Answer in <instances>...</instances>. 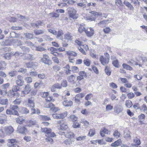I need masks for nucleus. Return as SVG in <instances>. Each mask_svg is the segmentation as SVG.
<instances>
[{
	"mask_svg": "<svg viewBox=\"0 0 147 147\" xmlns=\"http://www.w3.org/2000/svg\"><path fill=\"white\" fill-rule=\"evenodd\" d=\"M85 95V94L83 93H79L76 94L74 97L76 98L79 100L83 97Z\"/></svg>",
	"mask_w": 147,
	"mask_h": 147,
	"instance_id": "35",
	"label": "nucleus"
},
{
	"mask_svg": "<svg viewBox=\"0 0 147 147\" xmlns=\"http://www.w3.org/2000/svg\"><path fill=\"white\" fill-rule=\"evenodd\" d=\"M68 118L70 121L73 122L76 121L78 120V117L74 115H71L68 117Z\"/></svg>",
	"mask_w": 147,
	"mask_h": 147,
	"instance_id": "33",
	"label": "nucleus"
},
{
	"mask_svg": "<svg viewBox=\"0 0 147 147\" xmlns=\"http://www.w3.org/2000/svg\"><path fill=\"white\" fill-rule=\"evenodd\" d=\"M6 113L7 115H13L19 116V113L17 111H13L11 110L7 109L6 111Z\"/></svg>",
	"mask_w": 147,
	"mask_h": 147,
	"instance_id": "17",
	"label": "nucleus"
},
{
	"mask_svg": "<svg viewBox=\"0 0 147 147\" xmlns=\"http://www.w3.org/2000/svg\"><path fill=\"white\" fill-rule=\"evenodd\" d=\"M16 120L17 123L22 124L25 120V119L22 116H19L16 119Z\"/></svg>",
	"mask_w": 147,
	"mask_h": 147,
	"instance_id": "25",
	"label": "nucleus"
},
{
	"mask_svg": "<svg viewBox=\"0 0 147 147\" xmlns=\"http://www.w3.org/2000/svg\"><path fill=\"white\" fill-rule=\"evenodd\" d=\"M19 111L22 114H27L29 112V110L27 108L23 107H20L19 109Z\"/></svg>",
	"mask_w": 147,
	"mask_h": 147,
	"instance_id": "16",
	"label": "nucleus"
},
{
	"mask_svg": "<svg viewBox=\"0 0 147 147\" xmlns=\"http://www.w3.org/2000/svg\"><path fill=\"white\" fill-rule=\"evenodd\" d=\"M20 47L24 52V53H23V55L29 53L30 51L29 48L23 46H20Z\"/></svg>",
	"mask_w": 147,
	"mask_h": 147,
	"instance_id": "18",
	"label": "nucleus"
},
{
	"mask_svg": "<svg viewBox=\"0 0 147 147\" xmlns=\"http://www.w3.org/2000/svg\"><path fill=\"white\" fill-rule=\"evenodd\" d=\"M60 128L62 130H65L68 128V127L66 124L64 123L60 125Z\"/></svg>",
	"mask_w": 147,
	"mask_h": 147,
	"instance_id": "40",
	"label": "nucleus"
},
{
	"mask_svg": "<svg viewBox=\"0 0 147 147\" xmlns=\"http://www.w3.org/2000/svg\"><path fill=\"white\" fill-rule=\"evenodd\" d=\"M74 140L73 138H69L65 141V143L67 145H71L73 144Z\"/></svg>",
	"mask_w": 147,
	"mask_h": 147,
	"instance_id": "27",
	"label": "nucleus"
},
{
	"mask_svg": "<svg viewBox=\"0 0 147 147\" xmlns=\"http://www.w3.org/2000/svg\"><path fill=\"white\" fill-rule=\"evenodd\" d=\"M123 110V109L121 105H117L115 106L114 108V111L115 113L117 114H119L121 113Z\"/></svg>",
	"mask_w": 147,
	"mask_h": 147,
	"instance_id": "11",
	"label": "nucleus"
},
{
	"mask_svg": "<svg viewBox=\"0 0 147 147\" xmlns=\"http://www.w3.org/2000/svg\"><path fill=\"white\" fill-rule=\"evenodd\" d=\"M113 108V106L110 105H108L106 106L105 109L106 111H109L112 109Z\"/></svg>",
	"mask_w": 147,
	"mask_h": 147,
	"instance_id": "64",
	"label": "nucleus"
},
{
	"mask_svg": "<svg viewBox=\"0 0 147 147\" xmlns=\"http://www.w3.org/2000/svg\"><path fill=\"white\" fill-rule=\"evenodd\" d=\"M131 3L134 4L136 6H139L140 3L138 0H132L131 1Z\"/></svg>",
	"mask_w": 147,
	"mask_h": 147,
	"instance_id": "62",
	"label": "nucleus"
},
{
	"mask_svg": "<svg viewBox=\"0 0 147 147\" xmlns=\"http://www.w3.org/2000/svg\"><path fill=\"white\" fill-rule=\"evenodd\" d=\"M90 13H91V14L89 17V19L91 21L95 20L96 18L98 16H102V13L101 12L92 11L90 12Z\"/></svg>",
	"mask_w": 147,
	"mask_h": 147,
	"instance_id": "5",
	"label": "nucleus"
},
{
	"mask_svg": "<svg viewBox=\"0 0 147 147\" xmlns=\"http://www.w3.org/2000/svg\"><path fill=\"white\" fill-rule=\"evenodd\" d=\"M34 98L33 97H31L28 99V103L30 107L34 108L35 107Z\"/></svg>",
	"mask_w": 147,
	"mask_h": 147,
	"instance_id": "15",
	"label": "nucleus"
},
{
	"mask_svg": "<svg viewBox=\"0 0 147 147\" xmlns=\"http://www.w3.org/2000/svg\"><path fill=\"white\" fill-rule=\"evenodd\" d=\"M76 13L71 14L70 13V15H69V17L73 19H76L78 18V17L76 16Z\"/></svg>",
	"mask_w": 147,
	"mask_h": 147,
	"instance_id": "63",
	"label": "nucleus"
},
{
	"mask_svg": "<svg viewBox=\"0 0 147 147\" xmlns=\"http://www.w3.org/2000/svg\"><path fill=\"white\" fill-rule=\"evenodd\" d=\"M124 4L129 9L133 10L134 8L132 5L129 2L125 1L123 2Z\"/></svg>",
	"mask_w": 147,
	"mask_h": 147,
	"instance_id": "24",
	"label": "nucleus"
},
{
	"mask_svg": "<svg viewBox=\"0 0 147 147\" xmlns=\"http://www.w3.org/2000/svg\"><path fill=\"white\" fill-rule=\"evenodd\" d=\"M128 97L129 99H132L134 98L135 96L134 94L132 92H131L128 93L127 94Z\"/></svg>",
	"mask_w": 147,
	"mask_h": 147,
	"instance_id": "61",
	"label": "nucleus"
},
{
	"mask_svg": "<svg viewBox=\"0 0 147 147\" xmlns=\"http://www.w3.org/2000/svg\"><path fill=\"white\" fill-rule=\"evenodd\" d=\"M46 107L48 108H50V111L51 112H56L57 111V108L55 107L54 105L52 103H46Z\"/></svg>",
	"mask_w": 147,
	"mask_h": 147,
	"instance_id": "10",
	"label": "nucleus"
},
{
	"mask_svg": "<svg viewBox=\"0 0 147 147\" xmlns=\"http://www.w3.org/2000/svg\"><path fill=\"white\" fill-rule=\"evenodd\" d=\"M104 55L105 57H104L103 56H101L99 58L100 61L103 65H105L108 63L110 58L109 55L108 53H105Z\"/></svg>",
	"mask_w": 147,
	"mask_h": 147,
	"instance_id": "2",
	"label": "nucleus"
},
{
	"mask_svg": "<svg viewBox=\"0 0 147 147\" xmlns=\"http://www.w3.org/2000/svg\"><path fill=\"white\" fill-rule=\"evenodd\" d=\"M25 81L27 83H30L32 82V79L31 77H26L25 78Z\"/></svg>",
	"mask_w": 147,
	"mask_h": 147,
	"instance_id": "56",
	"label": "nucleus"
},
{
	"mask_svg": "<svg viewBox=\"0 0 147 147\" xmlns=\"http://www.w3.org/2000/svg\"><path fill=\"white\" fill-rule=\"evenodd\" d=\"M85 32L86 35L90 37L92 36L94 34V30L92 28H90L85 30Z\"/></svg>",
	"mask_w": 147,
	"mask_h": 147,
	"instance_id": "13",
	"label": "nucleus"
},
{
	"mask_svg": "<svg viewBox=\"0 0 147 147\" xmlns=\"http://www.w3.org/2000/svg\"><path fill=\"white\" fill-rule=\"evenodd\" d=\"M84 64L87 66H89L90 65V60L88 59H86L84 60Z\"/></svg>",
	"mask_w": 147,
	"mask_h": 147,
	"instance_id": "48",
	"label": "nucleus"
},
{
	"mask_svg": "<svg viewBox=\"0 0 147 147\" xmlns=\"http://www.w3.org/2000/svg\"><path fill=\"white\" fill-rule=\"evenodd\" d=\"M24 35L26 37L29 39H31L33 38V34L26 33H25Z\"/></svg>",
	"mask_w": 147,
	"mask_h": 147,
	"instance_id": "41",
	"label": "nucleus"
},
{
	"mask_svg": "<svg viewBox=\"0 0 147 147\" xmlns=\"http://www.w3.org/2000/svg\"><path fill=\"white\" fill-rule=\"evenodd\" d=\"M64 39L68 41L71 40L72 39V36L71 33L67 32L65 34L64 36Z\"/></svg>",
	"mask_w": 147,
	"mask_h": 147,
	"instance_id": "19",
	"label": "nucleus"
},
{
	"mask_svg": "<svg viewBox=\"0 0 147 147\" xmlns=\"http://www.w3.org/2000/svg\"><path fill=\"white\" fill-rule=\"evenodd\" d=\"M46 31L45 29H36L34 30V33L36 35H38L43 34Z\"/></svg>",
	"mask_w": 147,
	"mask_h": 147,
	"instance_id": "20",
	"label": "nucleus"
},
{
	"mask_svg": "<svg viewBox=\"0 0 147 147\" xmlns=\"http://www.w3.org/2000/svg\"><path fill=\"white\" fill-rule=\"evenodd\" d=\"M62 99L63 100V104L65 107H71L73 105V102L70 100H67L65 96H62Z\"/></svg>",
	"mask_w": 147,
	"mask_h": 147,
	"instance_id": "7",
	"label": "nucleus"
},
{
	"mask_svg": "<svg viewBox=\"0 0 147 147\" xmlns=\"http://www.w3.org/2000/svg\"><path fill=\"white\" fill-rule=\"evenodd\" d=\"M13 56V53L12 52H10L4 54L3 57L5 59L9 60Z\"/></svg>",
	"mask_w": 147,
	"mask_h": 147,
	"instance_id": "21",
	"label": "nucleus"
},
{
	"mask_svg": "<svg viewBox=\"0 0 147 147\" xmlns=\"http://www.w3.org/2000/svg\"><path fill=\"white\" fill-rule=\"evenodd\" d=\"M67 10L69 15H70V13L71 14L76 13V11L72 7L69 8L67 9Z\"/></svg>",
	"mask_w": 147,
	"mask_h": 147,
	"instance_id": "39",
	"label": "nucleus"
},
{
	"mask_svg": "<svg viewBox=\"0 0 147 147\" xmlns=\"http://www.w3.org/2000/svg\"><path fill=\"white\" fill-rule=\"evenodd\" d=\"M8 104V100L7 98H0V104L2 105H6Z\"/></svg>",
	"mask_w": 147,
	"mask_h": 147,
	"instance_id": "28",
	"label": "nucleus"
},
{
	"mask_svg": "<svg viewBox=\"0 0 147 147\" xmlns=\"http://www.w3.org/2000/svg\"><path fill=\"white\" fill-rule=\"evenodd\" d=\"M36 123L35 121L30 120L27 122L26 126L29 127H32V125H34Z\"/></svg>",
	"mask_w": 147,
	"mask_h": 147,
	"instance_id": "31",
	"label": "nucleus"
},
{
	"mask_svg": "<svg viewBox=\"0 0 147 147\" xmlns=\"http://www.w3.org/2000/svg\"><path fill=\"white\" fill-rule=\"evenodd\" d=\"M124 136L126 140H129L131 139L130 132L129 131H128L127 132H125L124 133Z\"/></svg>",
	"mask_w": 147,
	"mask_h": 147,
	"instance_id": "29",
	"label": "nucleus"
},
{
	"mask_svg": "<svg viewBox=\"0 0 147 147\" xmlns=\"http://www.w3.org/2000/svg\"><path fill=\"white\" fill-rule=\"evenodd\" d=\"M64 33L62 30H59L58 31L57 34V37L59 38L61 37V36Z\"/></svg>",
	"mask_w": 147,
	"mask_h": 147,
	"instance_id": "54",
	"label": "nucleus"
},
{
	"mask_svg": "<svg viewBox=\"0 0 147 147\" xmlns=\"http://www.w3.org/2000/svg\"><path fill=\"white\" fill-rule=\"evenodd\" d=\"M20 88L19 86L16 85H13L12 89L15 92H16L20 90Z\"/></svg>",
	"mask_w": 147,
	"mask_h": 147,
	"instance_id": "50",
	"label": "nucleus"
},
{
	"mask_svg": "<svg viewBox=\"0 0 147 147\" xmlns=\"http://www.w3.org/2000/svg\"><path fill=\"white\" fill-rule=\"evenodd\" d=\"M65 136L66 137L69 138H73L74 137V134L70 131H67L65 132Z\"/></svg>",
	"mask_w": 147,
	"mask_h": 147,
	"instance_id": "26",
	"label": "nucleus"
},
{
	"mask_svg": "<svg viewBox=\"0 0 147 147\" xmlns=\"http://www.w3.org/2000/svg\"><path fill=\"white\" fill-rule=\"evenodd\" d=\"M7 142L11 144L17 143V140L15 139H9L7 140Z\"/></svg>",
	"mask_w": 147,
	"mask_h": 147,
	"instance_id": "53",
	"label": "nucleus"
},
{
	"mask_svg": "<svg viewBox=\"0 0 147 147\" xmlns=\"http://www.w3.org/2000/svg\"><path fill=\"white\" fill-rule=\"evenodd\" d=\"M105 71L106 74L108 76H110L111 74V70L109 67H106L105 69Z\"/></svg>",
	"mask_w": 147,
	"mask_h": 147,
	"instance_id": "38",
	"label": "nucleus"
},
{
	"mask_svg": "<svg viewBox=\"0 0 147 147\" xmlns=\"http://www.w3.org/2000/svg\"><path fill=\"white\" fill-rule=\"evenodd\" d=\"M121 143V139H119L115 141L113 143H112L111 146H112L116 147L120 145Z\"/></svg>",
	"mask_w": 147,
	"mask_h": 147,
	"instance_id": "22",
	"label": "nucleus"
},
{
	"mask_svg": "<svg viewBox=\"0 0 147 147\" xmlns=\"http://www.w3.org/2000/svg\"><path fill=\"white\" fill-rule=\"evenodd\" d=\"M4 130L5 134L8 135H10L14 131V129L11 126L5 127Z\"/></svg>",
	"mask_w": 147,
	"mask_h": 147,
	"instance_id": "8",
	"label": "nucleus"
},
{
	"mask_svg": "<svg viewBox=\"0 0 147 147\" xmlns=\"http://www.w3.org/2000/svg\"><path fill=\"white\" fill-rule=\"evenodd\" d=\"M31 110L32 111L31 114L32 115L33 114L37 113L39 114L40 113V111L38 109L36 108H31Z\"/></svg>",
	"mask_w": 147,
	"mask_h": 147,
	"instance_id": "44",
	"label": "nucleus"
},
{
	"mask_svg": "<svg viewBox=\"0 0 147 147\" xmlns=\"http://www.w3.org/2000/svg\"><path fill=\"white\" fill-rule=\"evenodd\" d=\"M86 137V136H80L76 137V138L77 141H80L84 140L85 139Z\"/></svg>",
	"mask_w": 147,
	"mask_h": 147,
	"instance_id": "57",
	"label": "nucleus"
},
{
	"mask_svg": "<svg viewBox=\"0 0 147 147\" xmlns=\"http://www.w3.org/2000/svg\"><path fill=\"white\" fill-rule=\"evenodd\" d=\"M67 115V112H65L63 113L58 114L54 113L52 115V116L54 119H63Z\"/></svg>",
	"mask_w": 147,
	"mask_h": 147,
	"instance_id": "3",
	"label": "nucleus"
},
{
	"mask_svg": "<svg viewBox=\"0 0 147 147\" xmlns=\"http://www.w3.org/2000/svg\"><path fill=\"white\" fill-rule=\"evenodd\" d=\"M35 59L34 55L31 54H25L24 57L23 59L24 60H27L32 61Z\"/></svg>",
	"mask_w": 147,
	"mask_h": 147,
	"instance_id": "12",
	"label": "nucleus"
},
{
	"mask_svg": "<svg viewBox=\"0 0 147 147\" xmlns=\"http://www.w3.org/2000/svg\"><path fill=\"white\" fill-rule=\"evenodd\" d=\"M71 69L72 71L74 73H77L79 71V69L77 67L72 66Z\"/></svg>",
	"mask_w": 147,
	"mask_h": 147,
	"instance_id": "60",
	"label": "nucleus"
},
{
	"mask_svg": "<svg viewBox=\"0 0 147 147\" xmlns=\"http://www.w3.org/2000/svg\"><path fill=\"white\" fill-rule=\"evenodd\" d=\"M67 54L71 56L76 57L77 55V53L74 51H66Z\"/></svg>",
	"mask_w": 147,
	"mask_h": 147,
	"instance_id": "30",
	"label": "nucleus"
},
{
	"mask_svg": "<svg viewBox=\"0 0 147 147\" xmlns=\"http://www.w3.org/2000/svg\"><path fill=\"white\" fill-rule=\"evenodd\" d=\"M7 95L8 96L11 97L14 96L16 95L15 92L12 89L10 90L7 93Z\"/></svg>",
	"mask_w": 147,
	"mask_h": 147,
	"instance_id": "36",
	"label": "nucleus"
},
{
	"mask_svg": "<svg viewBox=\"0 0 147 147\" xmlns=\"http://www.w3.org/2000/svg\"><path fill=\"white\" fill-rule=\"evenodd\" d=\"M9 86L10 84L9 83L3 84L2 86V87H3V89L6 90L7 88H9Z\"/></svg>",
	"mask_w": 147,
	"mask_h": 147,
	"instance_id": "55",
	"label": "nucleus"
},
{
	"mask_svg": "<svg viewBox=\"0 0 147 147\" xmlns=\"http://www.w3.org/2000/svg\"><path fill=\"white\" fill-rule=\"evenodd\" d=\"M10 36L12 38H17L18 36V34L14 32H10Z\"/></svg>",
	"mask_w": 147,
	"mask_h": 147,
	"instance_id": "59",
	"label": "nucleus"
},
{
	"mask_svg": "<svg viewBox=\"0 0 147 147\" xmlns=\"http://www.w3.org/2000/svg\"><path fill=\"white\" fill-rule=\"evenodd\" d=\"M125 105L127 107L129 108L132 106L133 104L130 100H127L125 102Z\"/></svg>",
	"mask_w": 147,
	"mask_h": 147,
	"instance_id": "42",
	"label": "nucleus"
},
{
	"mask_svg": "<svg viewBox=\"0 0 147 147\" xmlns=\"http://www.w3.org/2000/svg\"><path fill=\"white\" fill-rule=\"evenodd\" d=\"M133 142L135 144H131V146H136V145H139L141 143L140 139L136 137L134 138Z\"/></svg>",
	"mask_w": 147,
	"mask_h": 147,
	"instance_id": "14",
	"label": "nucleus"
},
{
	"mask_svg": "<svg viewBox=\"0 0 147 147\" xmlns=\"http://www.w3.org/2000/svg\"><path fill=\"white\" fill-rule=\"evenodd\" d=\"M85 30H85V26L83 25H80L78 29L79 32L81 33L84 31L85 32Z\"/></svg>",
	"mask_w": 147,
	"mask_h": 147,
	"instance_id": "43",
	"label": "nucleus"
},
{
	"mask_svg": "<svg viewBox=\"0 0 147 147\" xmlns=\"http://www.w3.org/2000/svg\"><path fill=\"white\" fill-rule=\"evenodd\" d=\"M18 106L16 105H10L9 109L13 111H17Z\"/></svg>",
	"mask_w": 147,
	"mask_h": 147,
	"instance_id": "34",
	"label": "nucleus"
},
{
	"mask_svg": "<svg viewBox=\"0 0 147 147\" xmlns=\"http://www.w3.org/2000/svg\"><path fill=\"white\" fill-rule=\"evenodd\" d=\"M45 50L46 49L40 46L36 47V50L37 51H45Z\"/></svg>",
	"mask_w": 147,
	"mask_h": 147,
	"instance_id": "58",
	"label": "nucleus"
},
{
	"mask_svg": "<svg viewBox=\"0 0 147 147\" xmlns=\"http://www.w3.org/2000/svg\"><path fill=\"white\" fill-rule=\"evenodd\" d=\"M137 109H139L143 112L146 113H147V107L146 105L144 104H143L141 107H138V108H137Z\"/></svg>",
	"mask_w": 147,
	"mask_h": 147,
	"instance_id": "23",
	"label": "nucleus"
},
{
	"mask_svg": "<svg viewBox=\"0 0 147 147\" xmlns=\"http://www.w3.org/2000/svg\"><path fill=\"white\" fill-rule=\"evenodd\" d=\"M27 129L25 127L19 125L17 128V132L18 133L24 134L27 132Z\"/></svg>",
	"mask_w": 147,
	"mask_h": 147,
	"instance_id": "9",
	"label": "nucleus"
},
{
	"mask_svg": "<svg viewBox=\"0 0 147 147\" xmlns=\"http://www.w3.org/2000/svg\"><path fill=\"white\" fill-rule=\"evenodd\" d=\"M31 90V86L28 84L26 85L24 90H22L21 92V96H25L26 95L28 94Z\"/></svg>",
	"mask_w": 147,
	"mask_h": 147,
	"instance_id": "4",
	"label": "nucleus"
},
{
	"mask_svg": "<svg viewBox=\"0 0 147 147\" xmlns=\"http://www.w3.org/2000/svg\"><path fill=\"white\" fill-rule=\"evenodd\" d=\"M75 77L74 75H71L68 77L67 80L69 82H73L75 79Z\"/></svg>",
	"mask_w": 147,
	"mask_h": 147,
	"instance_id": "49",
	"label": "nucleus"
},
{
	"mask_svg": "<svg viewBox=\"0 0 147 147\" xmlns=\"http://www.w3.org/2000/svg\"><path fill=\"white\" fill-rule=\"evenodd\" d=\"M49 56L46 54H44L43 55V58L40 59V61L42 63L48 65L51 64L52 62L49 59Z\"/></svg>",
	"mask_w": 147,
	"mask_h": 147,
	"instance_id": "6",
	"label": "nucleus"
},
{
	"mask_svg": "<svg viewBox=\"0 0 147 147\" xmlns=\"http://www.w3.org/2000/svg\"><path fill=\"white\" fill-rule=\"evenodd\" d=\"M16 83L18 86H22L24 84V81L23 80H17Z\"/></svg>",
	"mask_w": 147,
	"mask_h": 147,
	"instance_id": "47",
	"label": "nucleus"
},
{
	"mask_svg": "<svg viewBox=\"0 0 147 147\" xmlns=\"http://www.w3.org/2000/svg\"><path fill=\"white\" fill-rule=\"evenodd\" d=\"M13 55H14L16 58H18L19 56H22L23 55V54L22 53L17 51L15 52V53L13 54Z\"/></svg>",
	"mask_w": 147,
	"mask_h": 147,
	"instance_id": "46",
	"label": "nucleus"
},
{
	"mask_svg": "<svg viewBox=\"0 0 147 147\" xmlns=\"http://www.w3.org/2000/svg\"><path fill=\"white\" fill-rule=\"evenodd\" d=\"M112 64L113 66L116 67H119V63L117 60H116L112 61Z\"/></svg>",
	"mask_w": 147,
	"mask_h": 147,
	"instance_id": "52",
	"label": "nucleus"
},
{
	"mask_svg": "<svg viewBox=\"0 0 147 147\" xmlns=\"http://www.w3.org/2000/svg\"><path fill=\"white\" fill-rule=\"evenodd\" d=\"M41 131L42 132L45 133L46 134V136L47 138H46V141L47 142H49L51 144L53 142V140L52 138L56 136L55 134L51 132V130L50 128H42Z\"/></svg>",
	"mask_w": 147,
	"mask_h": 147,
	"instance_id": "1",
	"label": "nucleus"
},
{
	"mask_svg": "<svg viewBox=\"0 0 147 147\" xmlns=\"http://www.w3.org/2000/svg\"><path fill=\"white\" fill-rule=\"evenodd\" d=\"M24 66L26 67L31 68L32 67L33 63L31 62H30L28 63H25Z\"/></svg>",
	"mask_w": 147,
	"mask_h": 147,
	"instance_id": "45",
	"label": "nucleus"
},
{
	"mask_svg": "<svg viewBox=\"0 0 147 147\" xmlns=\"http://www.w3.org/2000/svg\"><path fill=\"white\" fill-rule=\"evenodd\" d=\"M6 65V63L4 61H0V66L1 67V68L3 70L5 69V67Z\"/></svg>",
	"mask_w": 147,
	"mask_h": 147,
	"instance_id": "51",
	"label": "nucleus"
},
{
	"mask_svg": "<svg viewBox=\"0 0 147 147\" xmlns=\"http://www.w3.org/2000/svg\"><path fill=\"white\" fill-rule=\"evenodd\" d=\"M122 66L124 69L127 70H133V68L130 65L125 63H123Z\"/></svg>",
	"mask_w": 147,
	"mask_h": 147,
	"instance_id": "32",
	"label": "nucleus"
},
{
	"mask_svg": "<svg viewBox=\"0 0 147 147\" xmlns=\"http://www.w3.org/2000/svg\"><path fill=\"white\" fill-rule=\"evenodd\" d=\"M7 118L6 116L3 117H0V124H3L7 121Z\"/></svg>",
	"mask_w": 147,
	"mask_h": 147,
	"instance_id": "37",
	"label": "nucleus"
}]
</instances>
